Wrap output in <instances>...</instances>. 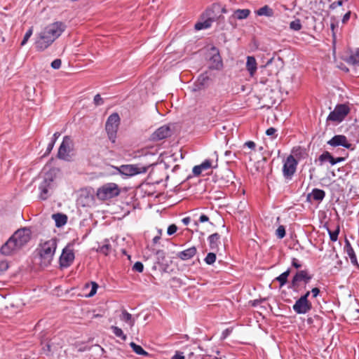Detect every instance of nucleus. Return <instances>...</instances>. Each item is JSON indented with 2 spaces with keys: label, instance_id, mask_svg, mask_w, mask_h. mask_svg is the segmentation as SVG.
Here are the masks:
<instances>
[{
  "label": "nucleus",
  "instance_id": "nucleus-1",
  "mask_svg": "<svg viewBox=\"0 0 359 359\" xmlns=\"http://www.w3.org/2000/svg\"><path fill=\"white\" fill-rule=\"evenodd\" d=\"M57 248V239L51 238L40 243L38 250L40 257V266L47 267L50 265Z\"/></svg>",
  "mask_w": 359,
  "mask_h": 359
},
{
  "label": "nucleus",
  "instance_id": "nucleus-2",
  "mask_svg": "<svg viewBox=\"0 0 359 359\" xmlns=\"http://www.w3.org/2000/svg\"><path fill=\"white\" fill-rule=\"evenodd\" d=\"M55 173L53 171H49L45 173L43 180L39 186V198L42 201L47 200L51 195V192L55 187Z\"/></svg>",
  "mask_w": 359,
  "mask_h": 359
},
{
  "label": "nucleus",
  "instance_id": "nucleus-3",
  "mask_svg": "<svg viewBox=\"0 0 359 359\" xmlns=\"http://www.w3.org/2000/svg\"><path fill=\"white\" fill-rule=\"evenodd\" d=\"M149 167L150 165H142L140 164H128L114 168L120 175H124L126 177H132L138 174L147 172Z\"/></svg>",
  "mask_w": 359,
  "mask_h": 359
},
{
  "label": "nucleus",
  "instance_id": "nucleus-4",
  "mask_svg": "<svg viewBox=\"0 0 359 359\" xmlns=\"http://www.w3.org/2000/svg\"><path fill=\"white\" fill-rule=\"evenodd\" d=\"M120 123V117L117 113L111 114L105 123V130L109 140L114 143L116 139L117 131Z\"/></svg>",
  "mask_w": 359,
  "mask_h": 359
},
{
  "label": "nucleus",
  "instance_id": "nucleus-5",
  "mask_svg": "<svg viewBox=\"0 0 359 359\" xmlns=\"http://www.w3.org/2000/svg\"><path fill=\"white\" fill-rule=\"evenodd\" d=\"M74 142L71 137L66 135L58 149L57 158L65 161H70L73 155Z\"/></svg>",
  "mask_w": 359,
  "mask_h": 359
},
{
  "label": "nucleus",
  "instance_id": "nucleus-6",
  "mask_svg": "<svg viewBox=\"0 0 359 359\" xmlns=\"http://www.w3.org/2000/svg\"><path fill=\"white\" fill-rule=\"evenodd\" d=\"M120 194L118 186L115 183H107L97 189V196L101 200H107L117 196Z\"/></svg>",
  "mask_w": 359,
  "mask_h": 359
},
{
  "label": "nucleus",
  "instance_id": "nucleus-7",
  "mask_svg": "<svg viewBox=\"0 0 359 359\" xmlns=\"http://www.w3.org/2000/svg\"><path fill=\"white\" fill-rule=\"evenodd\" d=\"M350 111V108L345 104H337L334 109L330 113L327 121L341 122Z\"/></svg>",
  "mask_w": 359,
  "mask_h": 359
},
{
  "label": "nucleus",
  "instance_id": "nucleus-8",
  "mask_svg": "<svg viewBox=\"0 0 359 359\" xmlns=\"http://www.w3.org/2000/svg\"><path fill=\"white\" fill-rule=\"evenodd\" d=\"M298 161L292 155H289L284 161L283 175L286 180H292L297 170Z\"/></svg>",
  "mask_w": 359,
  "mask_h": 359
},
{
  "label": "nucleus",
  "instance_id": "nucleus-9",
  "mask_svg": "<svg viewBox=\"0 0 359 359\" xmlns=\"http://www.w3.org/2000/svg\"><path fill=\"white\" fill-rule=\"evenodd\" d=\"M11 237L20 249L31 239V231L29 229L23 228L17 230Z\"/></svg>",
  "mask_w": 359,
  "mask_h": 359
},
{
  "label": "nucleus",
  "instance_id": "nucleus-10",
  "mask_svg": "<svg viewBox=\"0 0 359 359\" xmlns=\"http://www.w3.org/2000/svg\"><path fill=\"white\" fill-rule=\"evenodd\" d=\"M55 40L43 29L38 34L37 39L35 41V48L38 51H43L48 48Z\"/></svg>",
  "mask_w": 359,
  "mask_h": 359
},
{
  "label": "nucleus",
  "instance_id": "nucleus-11",
  "mask_svg": "<svg viewBox=\"0 0 359 359\" xmlns=\"http://www.w3.org/2000/svg\"><path fill=\"white\" fill-rule=\"evenodd\" d=\"M66 25L62 22H55L44 27L46 33L56 40L65 30Z\"/></svg>",
  "mask_w": 359,
  "mask_h": 359
},
{
  "label": "nucleus",
  "instance_id": "nucleus-12",
  "mask_svg": "<svg viewBox=\"0 0 359 359\" xmlns=\"http://www.w3.org/2000/svg\"><path fill=\"white\" fill-rule=\"evenodd\" d=\"M292 309L297 314H305L311 310L312 304L309 300H306V298L299 297L292 306Z\"/></svg>",
  "mask_w": 359,
  "mask_h": 359
},
{
  "label": "nucleus",
  "instance_id": "nucleus-13",
  "mask_svg": "<svg viewBox=\"0 0 359 359\" xmlns=\"http://www.w3.org/2000/svg\"><path fill=\"white\" fill-rule=\"evenodd\" d=\"M75 258L73 250L65 248L59 259V264L61 269L69 267Z\"/></svg>",
  "mask_w": 359,
  "mask_h": 359
},
{
  "label": "nucleus",
  "instance_id": "nucleus-14",
  "mask_svg": "<svg viewBox=\"0 0 359 359\" xmlns=\"http://www.w3.org/2000/svg\"><path fill=\"white\" fill-rule=\"evenodd\" d=\"M203 17L207 18L203 22H198L195 24L194 28L196 30H201L211 27L212 23L215 21V15L213 8H208L203 14Z\"/></svg>",
  "mask_w": 359,
  "mask_h": 359
},
{
  "label": "nucleus",
  "instance_id": "nucleus-15",
  "mask_svg": "<svg viewBox=\"0 0 359 359\" xmlns=\"http://www.w3.org/2000/svg\"><path fill=\"white\" fill-rule=\"evenodd\" d=\"M327 144L331 147H343L346 149H352V144L348 142L347 137L344 135H336L327 141Z\"/></svg>",
  "mask_w": 359,
  "mask_h": 359
},
{
  "label": "nucleus",
  "instance_id": "nucleus-16",
  "mask_svg": "<svg viewBox=\"0 0 359 359\" xmlns=\"http://www.w3.org/2000/svg\"><path fill=\"white\" fill-rule=\"evenodd\" d=\"M172 135L170 128L164 125L156 129L151 135V140L154 141H159L165 139Z\"/></svg>",
  "mask_w": 359,
  "mask_h": 359
},
{
  "label": "nucleus",
  "instance_id": "nucleus-17",
  "mask_svg": "<svg viewBox=\"0 0 359 359\" xmlns=\"http://www.w3.org/2000/svg\"><path fill=\"white\" fill-rule=\"evenodd\" d=\"M18 244L12 239L11 237L1 246L0 252L4 255H11L15 252L19 250Z\"/></svg>",
  "mask_w": 359,
  "mask_h": 359
},
{
  "label": "nucleus",
  "instance_id": "nucleus-18",
  "mask_svg": "<svg viewBox=\"0 0 359 359\" xmlns=\"http://www.w3.org/2000/svg\"><path fill=\"white\" fill-rule=\"evenodd\" d=\"M306 272L307 270L297 271L292 277V280L290 282V285L288 287V288L292 289L294 291H297L300 283L303 281L304 276L306 274Z\"/></svg>",
  "mask_w": 359,
  "mask_h": 359
},
{
  "label": "nucleus",
  "instance_id": "nucleus-19",
  "mask_svg": "<svg viewBox=\"0 0 359 359\" xmlns=\"http://www.w3.org/2000/svg\"><path fill=\"white\" fill-rule=\"evenodd\" d=\"M210 77L207 72L201 74L198 77L196 81L194 83L193 91H199L208 86Z\"/></svg>",
  "mask_w": 359,
  "mask_h": 359
},
{
  "label": "nucleus",
  "instance_id": "nucleus-20",
  "mask_svg": "<svg viewBox=\"0 0 359 359\" xmlns=\"http://www.w3.org/2000/svg\"><path fill=\"white\" fill-rule=\"evenodd\" d=\"M211 50L213 53L212 57L210 59V62H212L211 68L219 69L222 67L223 64L222 57L219 53V50L215 46H212L211 48Z\"/></svg>",
  "mask_w": 359,
  "mask_h": 359
},
{
  "label": "nucleus",
  "instance_id": "nucleus-21",
  "mask_svg": "<svg viewBox=\"0 0 359 359\" xmlns=\"http://www.w3.org/2000/svg\"><path fill=\"white\" fill-rule=\"evenodd\" d=\"M197 253V249L195 246L189 248L184 250L177 252V257L182 261H187L193 258Z\"/></svg>",
  "mask_w": 359,
  "mask_h": 359
},
{
  "label": "nucleus",
  "instance_id": "nucleus-22",
  "mask_svg": "<svg viewBox=\"0 0 359 359\" xmlns=\"http://www.w3.org/2000/svg\"><path fill=\"white\" fill-rule=\"evenodd\" d=\"M221 236L218 233H214L208 237L210 249L214 252L219 250V246L221 243Z\"/></svg>",
  "mask_w": 359,
  "mask_h": 359
},
{
  "label": "nucleus",
  "instance_id": "nucleus-23",
  "mask_svg": "<svg viewBox=\"0 0 359 359\" xmlns=\"http://www.w3.org/2000/svg\"><path fill=\"white\" fill-rule=\"evenodd\" d=\"M345 160L344 157L334 158L330 152L324 151L320 156L319 161L321 163L329 161L332 165H334L338 163L342 162Z\"/></svg>",
  "mask_w": 359,
  "mask_h": 359
},
{
  "label": "nucleus",
  "instance_id": "nucleus-24",
  "mask_svg": "<svg viewBox=\"0 0 359 359\" xmlns=\"http://www.w3.org/2000/svg\"><path fill=\"white\" fill-rule=\"evenodd\" d=\"M246 69L251 77H253L257 69V63L254 56H248L246 61Z\"/></svg>",
  "mask_w": 359,
  "mask_h": 359
},
{
  "label": "nucleus",
  "instance_id": "nucleus-25",
  "mask_svg": "<svg viewBox=\"0 0 359 359\" xmlns=\"http://www.w3.org/2000/svg\"><path fill=\"white\" fill-rule=\"evenodd\" d=\"M344 251L348 255V257L351 259V264L354 266H358V263L357 261V257L355 254V252H354L350 242L347 239L345 240Z\"/></svg>",
  "mask_w": 359,
  "mask_h": 359
},
{
  "label": "nucleus",
  "instance_id": "nucleus-26",
  "mask_svg": "<svg viewBox=\"0 0 359 359\" xmlns=\"http://www.w3.org/2000/svg\"><path fill=\"white\" fill-rule=\"evenodd\" d=\"M325 196V192L323 189L315 188L312 190L311 193L307 195V200L311 201L312 198L316 201H322Z\"/></svg>",
  "mask_w": 359,
  "mask_h": 359
},
{
  "label": "nucleus",
  "instance_id": "nucleus-27",
  "mask_svg": "<svg viewBox=\"0 0 359 359\" xmlns=\"http://www.w3.org/2000/svg\"><path fill=\"white\" fill-rule=\"evenodd\" d=\"M256 15L259 16L272 17L274 14L273 10L268 5H265L255 11Z\"/></svg>",
  "mask_w": 359,
  "mask_h": 359
},
{
  "label": "nucleus",
  "instance_id": "nucleus-28",
  "mask_svg": "<svg viewBox=\"0 0 359 359\" xmlns=\"http://www.w3.org/2000/svg\"><path fill=\"white\" fill-rule=\"evenodd\" d=\"M53 218L55 222V226L57 227L64 226L67 222V217L65 215L61 213L54 214L53 215Z\"/></svg>",
  "mask_w": 359,
  "mask_h": 359
},
{
  "label": "nucleus",
  "instance_id": "nucleus-29",
  "mask_svg": "<svg viewBox=\"0 0 359 359\" xmlns=\"http://www.w3.org/2000/svg\"><path fill=\"white\" fill-rule=\"evenodd\" d=\"M290 269H287L285 272L282 273L275 278L280 283V287L284 286L287 282V278L290 273Z\"/></svg>",
  "mask_w": 359,
  "mask_h": 359
},
{
  "label": "nucleus",
  "instance_id": "nucleus-30",
  "mask_svg": "<svg viewBox=\"0 0 359 359\" xmlns=\"http://www.w3.org/2000/svg\"><path fill=\"white\" fill-rule=\"evenodd\" d=\"M130 346L133 349V351L137 355H143V356H148L149 354L146 351L143 349V348L136 344L135 342H130Z\"/></svg>",
  "mask_w": 359,
  "mask_h": 359
},
{
  "label": "nucleus",
  "instance_id": "nucleus-31",
  "mask_svg": "<svg viewBox=\"0 0 359 359\" xmlns=\"http://www.w3.org/2000/svg\"><path fill=\"white\" fill-rule=\"evenodd\" d=\"M250 14L249 9H238L234 12V16L238 20H243L247 18Z\"/></svg>",
  "mask_w": 359,
  "mask_h": 359
},
{
  "label": "nucleus",
  "instance_id": "nucleus-32",
  "mask_svg": "<svg viewBox=\"0 0 359 359\" xmlns=\"http://www.w3.org/2000/svg\"><path fill=\"white\" fill-rule=\"evenodd\" d=\"M111 329L113 333L118 337L121 338L122 340L125 341L127 338L126 335L123 333V330L116 326H111Z\"/></svg>",
  "mask_w": 359,
  "mask_h": 359
},
{
  "label": "nucleus",
  "instance_id": "nucleus-33",
  "mask_svg": "<svg viewBox=\"0 0 359 359\" xmlns=\"http://www.w3.org/2000/svg\"><path fill=\"white\" fill-rule=\"evenodd\" d=\"M121 319L126 323H128L130 325H133L134 321L132 319V315L129 313L126 310L122 311Z\"/></svg>",
  "mask_w": 359,
  "mask_h": 359
},
{
  "label": "nucleus",
  "instance_id": "nucleus-34",
  "mask_svg": "<svg viewBox=\"0 0 359 359\" xmlns=\"http://www.w3.org/2000/svg\"><path fill=\"white\" fill-rule=\"evenodd\" d=\"M348 63L352 65H359V49L356 50V52L350 55L347 60Z\"/></svg>",
  "mask_w": 359,
  "mask_h": 359
},
{
  "label": "nucleus",
  "instance_id": "nucleus-35",
  "mask_svg": "<svg viewBox=\"0 0 359 359\" xmlns=\"http://www.w3.org/2000/svg\"><path fill=\"white\" fill-rule=\"evenodd\" d=\"M204 261L208 265L214 264L216 261V254L213 252H208L205 257Z\"/></svg>",
  "mask_w": 359,
  "mask_h": 359
},
{
  "label": "nucleus",
  "instance_id": "nucleus-36",
  "mask_svg": "<svg viewBox=\"0 0 359 359\" xmlns=\"http://www.w3.org/2000/svg\"><path fill=\"white\" fill-rule=\"evenodd\" d=\"M302 27V26L299 19H295L290 23V28L294 31H299Z\"/></svg>",
  "mask_w": 359,
  "mask_h": 359
},
{
  "label": "nucleus",
  "instance_id": "nucleus-37",
  "mask_svg": "<svg viewBox=\"0 0 359 359\" xmlns=\"http://www.w3.org/2000/svg\"><path fill=\"white\" fill-rule=\"evenodd\" d=\"M156 264H161V262H163L165 259V253L163 250H158L156 252Z\"/></svg>",
  "mask_w": 359,
  "mask_h": 359
},
{
  "label": "nucleus",
  "instance_id": "nucleus-38",
  "mask_svg": "<svg viewBox=\"0 0 359 359\" xmlns=\"http://www.w3.org/2000/svg\"><path fill=\"white\" fill-rule=\"evenodd\" d=\"M327 231L330 236V238L332 242H335L338 239V236L339 233V228L337 227L336 230L331 231L329 229H327Z\"/></svg>",
  "mask_w": 359,
  "mask_h": 359
},
{
  "label": "nucleus",
  "instance_id": "nucleus-39",
  "mask_svg": "<svg viewBox=\"0 0 359 359\" xmlns=\"http://www.w3.org/2000/svg\"><path fill=\"white\" fill-rule=\"evenodd\" d=\"M285 234H286V232H285V226L283 225H280L276 231V236L278 238L281 239L285 236Z\"/></svg>",
  "mask_w": 359,
  "mask_h": 359
},
{
  "label": "nucleus",
  "instance_id": "nucleus-40",
  "mask_svg": "<svg viewBox=\"0 0 359 359\" xmlns=\"http://www.w3.org/2000/svg\"><path fill=\"white\" fill-rule=\"evenodd\" d=\"M111 250V246L110 244H104L102 246L100 247L99 252L100 253L104 254V255H107L110 253Z\"/></svg>",
  "mask_w": 359,
  "mask_h": 359
},
{
  "label": "nucleus",
  "instance_id": "nucleus-41",
  "mask_svg": "<svg viewBox=\"0 0 359 359\" xmlns=\"http://www.w3.org/2000/svg\"><path fill=\"white\" fill-rule=\"evenodd\" d=\"M32 33H33V27H30L25 33L24 37H23V39L21 42V46H24L27 42V41L29 40V39L31 37V36L32 35Z\"/></svg>",
  "mask_w": 359,
  "mask_h": 359
},
{
  "label": "nucleus",
  "instance_id": "nucleus-42",
  "mask_svg": "<svg viewBox=\"0 0 359 359\" xmlns=\"http://www.w3.org/2000/svg\"><path fill=\"white\" fill-rule=\"evenodd\" d=\"M133 271H137L139 273H142L144 270V265L141 262H137L135 263V264L133 266L132 268Z\"/></svg>",
  "mask_w": 359,
  "mask_h": 359
},
{
  "label": "nucleus",
  "instance_id": "nucleus-43",
  "mask_svg": "<svg viewBox=\"0 0 359 359\" xmlns=\"http://www.w3.org/2000/svg\"><path fill=\"white\" fill-rule=\"evenodd\" d=\"M91 285H92L91 290H90L89 294H88V297H89L94 296L96 294L97 290L98 288V285L97 283L91 282Z\"/></svg>",
  "mask_w": 359,
  "mask_h": 359
},
{
  "label": "nucleus",
  "instance_id": "nucleus-44",
  "mask_svg": "<svg viewBox=\"0 0 359 359\" xmlns=\"http://www.w3.org/2000/svg\"><path fill=\"white\" fill-rule=\"evenodd\" d=\"M224 155L229 158V161H233L237 158L236 153H232L231 151H226Z\"/></svg>",
  "mask_w": 359,
  "mask_h": 359
},
{
  "label": "nucleus",
  "instance_id": "nucleus-45",
  "mask_svg": "<svg viewBox=\"0 0 359 359\" xmlns=\"http://www.w3.org/2000/svg\"><path fill=\"white\" fill-rule=\"evenodd\" d=\"M93 102H94V104L96 106L102 105L104 103V100L101 97L100 94H97V95H95L94 99H93Z\"/></svg>",
  "mask_w": 359,
  "mask_h": 359
},
{
  "label": "nucleus",
  "instance_id": "nucleus-46",
  "mask_svg": "<svg viewBox=\"0 0 359 359\" xmlns=\"http://www.w3.org/2000/svg\"><path fill=\"white\" fill-rule=\"evenodd\" d=\"M62 61L60 59H55L51 62V67L54 69H58L60 68Z\"/></svg>",
  "mask_w": 359,
  "mask_h": 359
},
{
  "label": "nucleus",
  "instance_id": "nucleus-47",
  "mask_svg": "<svg viewBox=\"0 0 359 359\" xmlns=\"http://www.w3.org/2000/svg\"><path fill=\"white\" fill-rule=\"evenodd\" d=\"M177 230V226L175 224H170L168 228L167 233L169 236L173 235L174 233H176Z\"/></svg>",
  "mask_w": 359,
  "mask_h": 359
},
{
  "label": "nucleus",
  "instance_id": "nucleus-48",
  "mask_svg": "<svg viewBox=\"0 0 359 359\" xmlns=\"http://www.w3.org/2000/svg\"><path fill=\"white\" fill-rule=\"evenodd\" d=\"M200 165L203 170H207L212 167L211 161L209 159L205 160Z\"/></svg>",
  "mask_w": 359,
  "mask_h": 359
},
{
  "label": "nucleus",
  "instance_id": "nucleus-49",
  "mask_svg": "<svg viewBox=\"0 0 359 359\" xmlns=\"http://www.w3.org/2000/svg\"><path fill=\"white\" fill-rule=\"evenodd\" d=\"M209 221V217L205 215H201L198 219V221L194 222V225L196 226H198V222H205Z\"/></svg>",
  "mask_w": 359,
  "mask_h": 359
},
{
  "label": "nucleus",
  "instance_id": "nucleus-50",
  "mask_svg": "<svg viewBox=\"0 0 359 359\" xmlns=\"http://www.w3.org/2000/svg\"><path fill=\"white\" fill-rule=\"evenodd\" d=\"M276 128L271 127L266 130V134L268 136H273V138H276L277 137V135L276 134Z\"/></svg>",
  "mask_w": 359,
  "mask_h": 359
},
{
  "label": "nucleus",
  "instance_id": "nucleus-51",
  "mask_svg": "<svg viewBox=\"0 0 359 359\" xmlns=\"http://www.w3.org/2000/svg\"><path fill=\"white\" fill-rule=\"evenodd\" d=\"M291 264L292 266L297 269H300L302 267V264L297 258H292Z\"/></svg>",
  "mask_w": 359,
  "mask_h": 359
},
{
  "label": "nucleus",
  "instance_id": "nucleus-52",
  "mask_svg": "<svg viewBox=\"0 0 359 359\" xmlns=\"http://www.w3.org/2000/svg\"><path fill=\"white\" fill-rule=\"evenodd\" d=\"M203 169L201 168V165H196L193 168V173L196 176H198L201 174Z\"/></svg>",
  "mask_w": 359,
  "mask_h": 359
},
{
  "label": "nucleus",
  "instance_id": "nucleus-53",
  "mask_svg": "<svg viewBox=\"0 0 359 359\" xmlns=\"http://www.w3.org/2000/svg\"><path fill=\"white\" fill-rule=\"evenodd\" d=\"M171 359H185V357L183 355L182 352L177 351Z\"/></svg>",
  "mask_w": 359,
  "mask_h": 359
},
{
  "label": "nucleus",
  "instance_id": "nucleus-54",
  "mask_svg": "<svg viewBox=\"0 0 359 359\" xmlns=\"http://www.w3.org/2000/svg\"><path fill=\"white\" fill-rule=\"evenodd\" d=\"M313 278V275L309 273V271L307 270L306 274L304 276V278L302 282H304L305 284H308L311 280Z\"/></svg>",
  "mask_w": 359,
  "mask_h": 359
},
{
  "label": "nucleus",
  "instance_id": "nucleus-55",
  "mask_svg": "<svg viewBox=\"0 0 359 359\" xmlns=\"http://www.w3.org/2000/svg\"><path fill=\"white\" fill-rule=\"evenodd\" d=\"M343 5V1L338 0L337 1L333 2L330 4V8L331 9H335L338 6H341Z\"/></svg>",
  "mask_w": 359,
  "mask_h": 359
},
{
  "label": "nucleus",
  "instance_id": "nucleus-56",
  "mask_svg": "<svg viewBox=\"0 0 359 359\" xmlns=\"http://www.w3.org/2000/svg\"><path fill=\"white\" fill-rule=\"evenodd\" d=\"M54 142H49L48 146H47V148H46V152L44 154V156H47L48 155L51 151L53 150V147H54Z\"/></svg>",
  "mask_w": 359,
  "mask_h": 359
},
{
  "label": "nucleus",
  "instance_id": "nucleus-57",
  "mask_svg": "<svg viewBox=\"0 0 359 359\" xmlns=\"http://www.w3.org/2000/svg\"><path fill=\"white\" fill-rule=\"evenodd\" d=\"M232 332V328H226L222 333V338L226 339Z\"/></svg>",
  "mask_w": 359,
  "mask_h": 359
},
{
  "label": "nucleus",
  "instance_id": "nucleus-58",
  "mask_svg": "<svg viewBox=\"0 0 359 359\" xmlns=\"http://www.w3.org/2000/svg\"><path fill=\"white\" fill-rule=\"evenodd\" d=\"M311 293L312 294V297L313 298H316L318 296V294H320V290L318 288V287H313L311 290Z\"/></svg>",
  "mask_w": 359,
  "mask_h": 359
},
{
  "label": "nucleus",
  "instance_id": "nucleus-59",
  "mask_svg": "<svg viewBox=\"0 0 359 359\" xmlns=\"http://www.w3.org/2000/svg\"><path fill=\"white\" fill-rule=\"evenodd\" d=\"M245 147H248V148L251 149H255L256 144L253 141H248L244 144Z\"/></svg>",
  "mask_w": 359,
  "mask_h": 359
},
{
  "label": "nucleus",
  "instance_id": "nucleus-60",
  "mask_svg": "<svg viewBox=\"0 0 359 359\" xmlns=\"http://www.w3.org/2000/svg\"><path fill=\"white\" fill-rule=\"evenodd\" d=\"M350 17H351V11H348L346 13H345L344 15L343 16L342 22L344 24L346 23L349 20Z\"/></svg>",
  "mask_w": 359,
  "mask_h": 359
},
{
  "label": "nucleus",
  "instance_id": "nucleus-61",
  "mask_svg": "<svg viewBox=\"0 0 359 359\" xmlns=\"http://www.w3.org/2000/svg\"><path fill=\"white\" fill-rule=\"evenodd\" d=\"M43 352L45 353H50L51 351V346L49 343H47L45 344V346L43 347Z\"/></svg>",
  "mask_w": 359,
  "mask_h": 359
},
{
  "label": "nucleus",
  "instance_id": "nucleus-62",
  "mask_svg": "<svg viewBox=\"0 0 359 359\" xmlns=\"http://www.w3.org/2000/svg\"><path fill=\"white\" fill-rule=\"evenodd\" d=\"M60 136V133L59 132H55L53 135V137H52V140L50 141V142H54V144H55V142L57 141V140L58 139V137Z\"/></svg>",
  "mask_w": 359,
  "mask_h": 359
},
{
  "label": "nucleus",
  "instance_id": "nucleus-63",
  "mask_svg": "<svg viewBox=\"0 0 359 359\" xmlns=\"http://www.w3.org/2000/svg\"><path fill=\"white\" fill-rule=\"evenodd\" d=\"M335 25L334 23H332L331 25H330V27H331V29H332V38H333V43L335 42V40H336V34L334 32V29H335Z\"/></svg>",
  "mask_w": 359,
  "mask_h": 359
},
{
  "label": "nucleus",
  "instance_id": "nucleus-64",
  "mask_svg": "<svg viewBox=\"0 0 359 359\" xmlns=\"http://www.w3.org/2000/svg\"><path fill=\"white\" fill-rule=\"evenodd\" d=\"M191 219L189 217H184L182 219V223L184 225H188L190 223Z\"/></svg>",
  "mask_w": 359,
  "mask_h": 359
}]
</instances>
